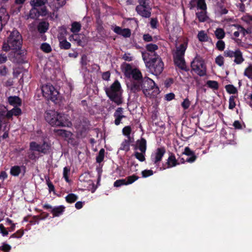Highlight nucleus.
<instances>
[{
  "label": "nucleus",
  "instance_id": "25",
  "mask_svg": "<svg viewBox=\"0 0 252 252\" xmlns=\"http://www.w3.org/2000/svg\"><path fill=\"white\" fill-rule=\"evenodd\" d=\"M40 153L47 154L51 151V145L50 143L44 141L42 144H40Z\"/></svg>",
  "mask_w": 252,
  "mask_h": 252
},
{
  "label": "nucleus",
  "instance_id": "31",
  "mask_svg": "<svg viewBox=\"0 0 252 252\" xmlns=\"http://www.w3.org/2000/svg\"><path fill=\"white\" fill-rule=\"evenodd\" d=\"M40 144L37 143L36 142L32 141L30 143V150L31 151H37L40 153Z\"/></svg>",
  "mask_w": 252,
  "mask_h": 252
},
{
  "label": "nucleus",
  "instance_id": "52",
  "mask_svg": "<svg viewBox=\"0 0 252 252\" xmlns=\"http://www.w3.org/2000/svg\"><path fill=\"white\" fill-rule=\"evenodd\" d=\"M235 27L237 30L239 31L240 33H242L243 36H245V35L248 33L247 31L241 25L238 24H234L233 25Z\"/></svg>",
  "mask_w": 252,
  "mask_h": 252
},
{
  "label": "nucleus",
  "instance_id": "27",
  "mask_svg": "<svg viewBox=\"0 0 252 252\" xmlns=\"http://www.w3.org/2000/svg\"><path fill=\"white\" fill-rule=\"evenodd\" d=\"M197 38L200 42H207L209 39V37L204 31H201L198 32Z\"/></svg>",
  "mask_w": 252,
  "mask_h": 252
},
{
  "label": "nucleus",
  "instance_id": "33",
  "mask_svg": "<svg viewBox=\"0 0 252 252\" xmlns=\"http://www.w3.org/2000/svg\"><path fill=\"white\" fill-rule=\"evenodd\" d=\"M78 196L74 193H69L65 197V200L67 203H72L78 199Z\"/></svg>",
  "mask_w": 252,
  "mask_h": 252
},
{
  "label": "nucleus",
  "instance_id": "50",
  "mask_svg": "<svg viewBox=\"0 0 252 252\" xmlns=\"http://www.w3.org/2000/svg\"><path fill=\"white\" fill-rule=\"evenodd\" d=\"M130 144L124 140L121 144V150L127 152L129 150Z\"/></svg>",
  "mask_w": 252,
  "mask_h": 252
},
{
  "label": "nucleus",
  "instance_id": "59",
  "mask_svg": "<svg viewBox=\"0 0 252 252\" xmlns=\"http://www.w3.org/2000/svg\"><path fill=\"white\" fill-rule=\"evenodd\" d=\"M0 233L3 236H6L8 234V231L2 223L0 224Z\"/></svg>",
  "mask_w": 252,
  "mask_h": 252
},
{
  "label": "nucleus",
  "instance_id": "54",
  "mask_svg": "<svg viewBox=\"0 0 252 252\" xmlns=\"http://www.w3.org/2000/svg\"><path fill=\"white\" fill-rule=\"evenodd\" d=\"M23 230L20 229L17 230L15 233L12 234L10 236V238H20L23 235Z\"/></svg>",
  "mask_w": 252,
  "mask_h": 252
},
{
  "label": "nucleus",
  "instance_id": "13",
  "mask_svg": "<svg viewBox=\"0 0 252 252\" xmlns=\"http://www.w3.org/2000/svg\"><path fill=\"white\" fill-rule=\"evenodd\" d=\"M61 32L58 35L59 40V46L61 49L68 50L71 47V44L68 42L64 37V35L66 34L67 31L65 28L63 27L61 28Z\"/></svg>",
  "mask_w": 252,
  "mask_h": 252
},
{
  "label": "nucleus",
  "instance_id": "55",
  "mask_svg": "<svg viewBox=\"0 0 252 252\" xmlns=\"http://www.w3.org/2000/svg\"><path fill=\"white\" fill-rule=\"evenodd\" d=\"M145 153H143V152H141V153H139V152H135V156L136 157V158H137L138 159H139L140 161H143L145 160V157H144V154Z\"/></svg>",
  "mask_w": 252,
  "mask_h": 252
},
{
  "label": "nucleus",
  "instance_id": "57",
  "mask_svg": "<svg viewBox=\"0 0 252 252\" xmlns=\"http://www.w3.org/2000/svg\"><path fill=\"white\" fill-rule=\"evenodd\" d=\"M40 212H41L40 214L36 216H38V220H45L49 217L48 213L45 212H41V211H40Z\"/></svg>",
  "mask_w": 252,
  "mask_h": 252
},
{
  "label": "nucleus",
  "instance_id": "53",
  "mask_svg": "<svg viewBox=\"0 0 252 252\" xmlns=\"http://www.w3.org/2000/svg\"><path fill=\"white\" fill-rule=\"evenodd\" d=\"M215 62L219 66H222L224 64L223 57L221 55L218 56L215 59Z\"/></svg>",
  "mask_w": 252,
  "mask_h": 252
},
{
  "label": "nucleus",
  "instance_id": "9",
  "mask_svg": "<svg viewBox=\"0 0 252 252\" xmlns=\"http://www.w3.org/2000/svg\"><path fill=\"white\" fill-rule=\"evenodd\" d=\"M191 70L200 76L206 75V66L203 59L198 55L191 62Z\"/></svg>",
  "mask_w": 252,
  "mask_h": 252
},
{
  "label": "nucleus",
  "instance_id": "35",
  "mask_svg": "<svg viewBox=\"0 0 252 252\" xmlns=\"http://www.w3.org/2000/svg\"><path fill=\"white\" fill-rule=\"evenodd\" d=\"M96 30L98 33L100 35H101L103 37H104L106 36L105 31L102 26V22L100 21L97 23Z\"/></svg>",
  "mask_w": 252,
  "mask_h": 252
},
{
  "label": "nucleus",
  "instance_id": "2",
  "mask_svg": "<svg viewBox=\"0 0 252 252\" xmlns=\"http://www.w3.org/2000/svg\"><path fill=\"white\" fill-rule=\"evenodd\" d=\"M47 2L48 0H31L30 4L32 8L30 11L29 17L36 19L40 16H47L48 14V11L45 4Z\"/></svg>",
  "mask_w": 252,
  "mask_h": 252
},
{
  "label": "nucleus",
  "instance_id": "26",
  "mask_svg": "<svg viewBox=\"0 0 252 252\" xmlns=\"http://www.w3.org/2000/svg\"><path fill=\"white\" fill-rule=\"evenodd\" d=\"M49 24L48 22L42 21L40 22L37 26V30L40 33H44L49 29Z\"/></svg>",
  "mask_w": 252,
  "mask_h": 252
},
{
  "label": "nucleus",
  "instance_id": "36",
  "mask_svg": "<svg viewBox=\"0 0 252 252\" xmlns=\"http://www.w3.org/2000/svg\"><path fill=\"white\" fill-rule=\"evenodd\" d=\"M104 154L105 150L103 148L101 149L96 158V161L97 163H99L103 161L104 158Z\"/></svg>",
  "mask_w": 252,
  "mask_h": 252
},
{
  "label": "nucleus",
  "instance_id": "58",
  "mask_svg": "<svg viewBox=\"0 0 252 252\" xmlns=\"http://www.w3.org/2000/svg\"><path fill=\"white\" fill-rule=\"evenodd\" d=\"M190 104V102L188 98H186L184 99L183 102L182 103V106L184 108V109H187L189 108Z\"/></svg>",
  "mask_w": 252,
  "mask_h": 252
},
{
  "label": "nucleus",
  "instance_id": "38",
  "mask_svg": "<svg viewBox=\"0 0 252 252\" xmlns=\"http://www.w3.org/2000/svg\"><path fill=\"white\" fill-rule=\"evenodd\" d=\"M225 88L226 91L230 94H237L238 91L236 87L232 85H226Z\"/></svg>",
  "mask_w": 252,
  "mask_h": 252
},
{
  "label": "nucleus",
  "instance_id": "44",
  "mask_svg": "<svg viewBox=\"0 0 252 252\" xmlns=\"http://www.w3.org/2000/svg\"><path fill=\"white\" fill-rule=\"evenodd\" d=\"M236 98L235 96L231 95L230 96L229 99V106L228 108L229 109H233L235 108L236 106V103L235 102V98Z\"/></svg>",
  "mask_w": 252,
  "mask_h": 252
},
{
  "label": "nucleus",
  "instance_id": "29",
  "mask_svg": "<svg viewBox=\"0 0 252 252\" xmlns=\"http://www.w3.org/2000/svg\"><path fill=\"white\" fill-rule=\"evenodd\" d=\"M17 107L18 106L15 107L12 110L8 111V114H10L9 115H10V116H9V119H11L13 115L18 116L21 114V109Z\"/></svg>",
  "mask_w": 252,
  "mask_h": 252
},
{
  "label": "nucleus",
  "instance_id": "15",
  "mask_svg": "<svg viewBox=\"0 0 252 252\" xmlns=\"http://www.w3.org/2000/svg\"><path fill=\"white\" fill-rule=\"evenodd\" d=\"M138 179V177L133 174L132 176H129L126 179L116 180L114 183V186L115 187H120L123 185L131 184Z\"/></svg>",
  "mask_w": 252,
  "mask_h": 252
},
{
  "label": "nucleus",
  "instance_id": "18",
  "mask_svg": "<svg viewBox=\"0 0 252 252\" xmlns=\"http://www.w3.org/2000/svg\"><path fill=\"white\" fill-rule=\"evenodd\" d=\"M135 10L139 15L146 18H149L151 15V8L150 6L136 7Z\"/></svg>",
  "mask_w": 252,
  "mask_h": 252
},
{
  "label": "nucleus",
  "instance_id": "28",
  "mask_svg": "<svg viewBox=\"0 0 252 252\" xmlns=\"http://www.w3.org/2000/svg\"><path fill=\"white\" fill-rule=\"evenodd\" d=\"M49 175L50 174H48L47 175H45L44 176L45 179L46 180V184L48 187L49 192H53L54 193H55V187L53 183L50 181V177L49 176Z\"/></svg>",
  "mask_w": 252,
  "mask_h": 252
},
{
  "label": "nucleus",
  "instance_id": "7",
  "mask_svg": "<svg viewBox=\"0 0 252 252\" xmlns=\"http://www.w3.org/2000/svg\"><path fill=\"white\" fill-rule=\"evenodd\" d=\"M155 83L153 80L148 77H144L141 80L139 85L134 84L133 85L131 92L136 93L141 90L146 96L150 95V91L154 89Z\"/></svg>",
  "mask_w": 252,
  "mask_h": 252
},
{
  "label": "nucleus",
  "instance_id": "39",
  "mask_svg": "<svg viewBox=\"0 0 252 252\" xmlns=\"http://www.w3.org/2000/svg\"><path fill=\"white\" fill-rule=\"evenodd\" d=\"M244 74L245 76H247L248 78L250 79H252V64H250L245 69Z\"/></svg>",
  "mask_w": 252,
  "mask_h": 252
},
{
  "label": "nucleus",
  "instance_id": "51",
  "mask_svg": "<svg viewBox=\"0 0 252 252\" xmlns=\"http://www.w3.org/2000/svg\"><path fill=\"white\" fill-rule=\"evenodd\" d=\"M216 47L220 51H223L225 48L224 42L220 39L216 43Z\"/></svg>",
  "mask_w": 252,
  "mask_h": 252
},
{
  "label": "nucleus",
  "instance_id": "20",
  "mask_svg": "<svg viewBox=\"0 0 252 252\" xmlns=\"http://www.w3.org/2000/svg\"><path fill=\"white\" fill-rule=\"evenodd\" d=\"M183 154L189 157V158H187L186 159V161L188 162H193L196 160L197 158L194 152L191 151L188 147L185 148L184 152L183 153Z\"/></svg>",
  "mask_w": 252,
  "mask_h": 252
},
{
  "label": "nucleus",
  "instance_id": "10",
  "mask_svg": "<svg viewBox=\"0 0 252 252\" xmlns=\"http://www.w3.org/2000/svg\"><path fill=\"white\" fill-rule=\"evenodd\" d=\"M41 90L43 96L47 99L51 100L53 102L58 100L59 94L53 86L50 84L43 85Z\"/></svg>",
  "mask_w": 252,
  "mask_h": 252
},
{
  "label": "nucleus",
  "instance_id": "63",
  "mask_svg": "<svg viewBox=\"0 0 252 252\" xmlns=\"http://www.w3.org/2000/svg\"><path fill=\"white\" fill-rule=\"evenodd\" d=\"M7 60V57L5 54H0V64L5 63Z\"/></svg>",
  "mask_w": 252,
  "mask_h": 252
},
{
  "label": "nucleus",
  "instance_id": "6",
  "mask_svg": "<svg viewBox=\"0 0 252 252\" xmlns=\"http://www.w3.org/2000/svg\"><path fill=\"white\" fill-rule=\"evenodd\" d=\"M125 65L124 68V73L126 77L133 79L130 85L128 87L129 88L130 90L134 84L139 85L141 80L143 79L141 71L137 68H132L131 65L128 63H124Z\"/></svg>",
  "mask_w": 252,
  "mask_h": 252
},
{
  "label": "nucleus",
  "instance_id": "16",
  "mask_svg": "<svg viewBox=\"0 0 252 252\" xmlns=\"http://www.w3.org/2000/svg\"><path fill=\"white\" fill-rule=\"evenodd\" d=\"M69 39L70 41H75L78 46H84L85 42V36L84 34L75 33L71 35Z\"/></svg>",
  "mask_w": 252,
  "mask_h": 252
},
{
  "label": "nucleus",
  "instance_id": "21",
  "mask_svg": "<svg viewBox=\"0 0 252 252\" xmlns=\"http://www.w3.org/2000/svg\"><path fill=\"white\" fill-rule=\"evenodd\" d=\"M178 164H179V162L176 159L174 154L172 153H170L169 157L167 160L166 167H164V168L173 167Z\"/></svg>",
  "mask_w": 252,
  "mask_h": 252
},
{
  "label": "nucleus",
  "instance_id": "37",
  "mask_svg": "<svg viewBox=\"0 0 252 252\" xmlns=\"http://www.w3.org/2000/svg\"><path fill=\"white\" fill-rule=\"evenodd\" d=\"M22 169H23V171L25 172L26 167L24 166H14L11 167L10 170V173H20L21 172Z\"/></svg>",
  "mask_w": 252,
  "mask_h": 252
},
{
  "label": "nucleus",
  "instance_id": "41",
  "mask_svg": "<svg viewBox=\"0 0 252 252\" xmlns=\"http://www.w3.org/2000/svg\"><path fill=\"white\" fill-rule=\"evenodd\" d=\"M208 87L215 90H218L219 88V84L216 81L209 80L206 83Z\"/></svg>",
  "mask_w": 252,
  "mask_h": 252
},
{
  "label": "nucleus",
  "instance_id": "45",
  "mask_svg": "<svg viewBox=\"0 0 252 252\" xmlns=\"http://www.w3.org/2000/svg\"><path fill=\"white\" fill-rule=\"evenodd\" d=\"M54 132L57 133L58 135L62 136L65 137H68V131L64 129H54Z\"/></svg>",
  "mask_w": 252,
  "mask_h": 252
},
{
  "label": "nucleus",
  "instance_id": "17",
  "mask_svg": "<svg viewBox=\"0 0 252 252\" xmlns=\"http://www.w3.org/2000/svg\"><path fill=\"white\" fill-rule=\"evenodd\" d=\"M189 5L190 9L197 7L198 9L203 11H206L207 9L205 0H190Z\"/></svg>",
  "mask_w": 252,
  "mask_h": 252
},
{
  "label": "nucleus",
  "instance_id": "19",
  "mask_svg": "<svg viewBox=\"0 0 252 252\" xmlns=\"http://www.w3.org/2000/svg\"><path fill=\"white\" fill-rule=\"evenodd\" d=\"M226 0H220L215 5L216 12L220 15L226 14L228 13V10L225 8L224 3Z\"/></svg>",
  "mask_w": 252,
  "mask_h": 252
},
{
  "label": "nucleus",
  "instance_id": "8",
  "mask_svg": "<svg viewBox=\"0 0 252 252\" xmlns=\"http://www.w3.org/2000/svg\"><path fill=\"white\" fill-rule=\"evenodd\" d=\"M186 50L183 44L176 47V51L173 54V61L175 65L180 69L188 71L189 70L187 67L184 59V55Z\"/></svg>",
  "mask_w": 252,
  "mask_h": 252
},
{
  "label": "nucleus",
  "instance_id": "43",
  "mask_svg": "<svg viewBox=\"0 0 252 252\" xmlns=\"http://www.w3.org/2000/svg\"><path fill=\"white\" fill-rule=\"evenodd\" d=\"M8 73V68L5 65L0 66V76H5Z\"/></svg>",
  "mask_w": 252,
  "mask_h": 252
},
{
  "label": "nucleus",
  "instance_id": "12",
  "mask_svg": "<svg viewBox=\"0 0 252 252\" xmlns=\"http://www.w3.org/2000/svg\"><path fill=\"white\" fill-rule=\"evenodd\" d=\"M165 149L164 147L158 148L155 153L152 154L151 160L155 167L158 168L159 164L165 153Z\"/></svg>",
  "mask_w": 252,
  "mask_h": 252
},
{
  "label": "nucleus",
  "instance_id": "40",
  "mask_svg": "<svg viewBox=\"0 0 252 252\" xmlns=\"http://www.w3.org/2000/svg\"><path fill=\"white\" fill-rule=\"evenodd\" d=\"M205 11H202L196 13V16L198 19V20L200 22H203L206 20V16L205 14Z\"/></svg>",
  "mask_w": 252,
  "mask_h": 252
},
{
  "label": "nucleus",
  "instance_id": "23",
  "mask_svg": "<svg viewBox=\"0 0 252 252\" xmlns=\"http://www.w3.org/2000/svg\"><path fill=\"white\" fill-rule=\"evenodd\" d=\"M8 103L14 107L21 105L22 100L20 98L17 96H10L8 97Z\"/></svg>",
  "mask_w": 252,
  "mask_h": 252
},
{
  "label": "nucleus",
  "instance_id": "14",
  "mask_svg": "<svg viewBox=\"0 0 252 252\" xmlns=\"http://www.w3.org/2000/svg\"><path fill=\"white\" fill-rule=\"evenodd\" d=\"M44 209L48 210L52 214L53 217H57L61 216L65 211V207L63 205H60L52 207V206L47 203L43 205Z\"/></svg>",
  "mask_w": 252,
  "mask_h": 252
},
{
  "label": "nucleus",
  "instance_id": "5",
  "mask_svg": "<svg viewBox=\"0 0 252 252\" xmlns=\"http://www.w3.org/2000/svg\"><path fill=\"white\" fill-rule=\"evenodd\" d=\"M146 54H143V59L150 71L153 74L158 75L160 74L163 69V63L161 58L158 55H155V57L147 61Z\"/></svg>",
  "mask_w": 252,
  "mask_h": 252
},
{
  "label": "nucleus",
  "instance_id": "60",
  "mask_svg": "<svg viewBox=\"0 0 252 252\" xmlns=\"http://www.w3.org/2000/svg\"><path fill=\"white\" fill-rule=\"evenodd\" d=\"M88 62L87 56L86 55H83L82 56L81 63L83 67L86 66Z\"/></svg>",
  "mask_w": 252,
  "mask_h": 252
},
{
  "label": "nucleus",
  "instance_id": "11",
  "mask_svg": "<svg viewBox=\"0 0 252 252\" xmlns=\"http://www.w3.org/2000/svg\"><path fill=\"white\" fill-rule=\"evenodd\" d=\"M223 55L225 57L231 59L234 58V62L237 64H241L245 60L242 52L238 48L235 49L234 51L227 49L224 51Z\"/></svg>",
  "mask_w": 252,
  "mask_h": 252
},
{
  "label": "nucleus",
  "instance_id": "24",
  "mask_svg": "<svg viewBox=\"0 0 252 252\" xmlns=\"http://www.w3.org/2000/svg\"><path fill=\"white\" fill-rule=\"evenodd\" d=\"M143 153H145L146 150V140L144 138H141L140 140L136 141V145L135 146V149H137Z\"/></svg>",
  "mask_w": 252,
  "mask_h": 252
},
{
  "label": "nucleus",
  "instance_id": "1",
  "mask_svg": "<svg viewBox=\"0 0 252 252\" xmlns=\"http://www.w3.org/2000/svg\"><path fill=\"white\" fill-rule=\"evenodd\" d=\"M22 37L17 30L13 31L7 38L6 42H4L2 49L5 52L10 50L17 51L20 50L22 47Z\"/></svg>",
  "mask_w": 252,
  "mask_h": 252
},
{
  "label": "nucleus",
  "instance_id": "3",
  "mask_svg": "<svg viewBox=\"0 0 252 252\" xmlns=\"http://www.w3.org/2000/svg\"><path fill=\"white\" fill-rule=\"evenodd\" d=\"M45 119L52 126L64 127L68 126L64 114L53 110H48L45 113Z\"/></svg>",
  "mask_w": 252,
  "mask_h": 252
},
{
  "label": "nucleus",
  "instance_id": "30",
  "mask_svg": "<svg viewBox=\"0 0 252 252\" xmlns=\"http://www.w3.org/2000/svg\"><path fill=\"white\" fill-rule=\"evenodd\" d=\"M81 25L80 23L74 22L71 24L70 31L74 34L78 33L81 30Z\"/></svg>",
  "mask_w": 252,
  "mask_h": 252
},
{
  "label": "nucleus",
  "instance_id": "48",
  "mask_svg": "<svg viewBox=\"0 0 252 252\" xmlns=\"http://www.w3.org/2000/svg\"><path fill=\"white\" fill-rule=\"evenodd\" d=\"M123 134L126 136H130V134L131 132V128L130 126H125L122 130Z\"/></svg>",
  "mask_w": 252,
  "mask_h": 252
},
{
  "label": "nucleus",
  "instance_id": "47",
  "mask_svg": "<svg viewBox=\"0 0 252 252\" xmlns=\"http://www.w3.org/2000/svg\"><path fill=\"white\" fill-rule=\"evenodd\" d=\"M11 249V247L9 245L4 243L0 247V252H9Z\"/></svg>",
  "mask_w": 252,
  "mask_h": 252
},
{
  "label": "nucleus",
  "instance_id": "34",
  "mask_svg": "<svg viewBox=\"0 0 252 252\" xmlns=\"http://www.w3.org/2000/svg\"><path fill=\"white\" fill-rule=\"evenodd\" d=\"M216 37L219 39H221L225 36V32L222 29L218 28L215 32Z\"/></svg>",
  "mask_w": 252,
  "mask_h": 252
},
{
  "label": "nucleus",
  "instance_id": "32",
  "mask_svg": "<svg viewBox=\"0 0 252 252\" xmlns=\"http://www.w3.org/2000/svg\"><path fill=\"white\" fill-rule=\"evenodd\" d=\"M146 49L155 56V55H156L155 52L158 49V46L155 44H148L146 46Z\"/></svg>",
  "mask_w": 252,
  "mask_h": 252
},
{
  "label": "nucleus",
  "instance_id": "56",
  "mask_svg": "<svg viewBox=\"0 0 252 252\" xmlns=\"http://www.w3.org/2000/svg\"><path fill=\"white\" fill-rule=\"evenodd\" d=\"M139 4L136 7L150 6L149 0H138Z\"/></svg>",
  "mask_w": 252,
  "mask_h": 252
},
{
  "label": "nucleus",
  "instance_id": "62",
  "mask_svg": "<svg viewBox=\"0 0 252 252\" xmlns=\"http://www.w3.org/2000/svg\"><path fill=\"white\" fill-rule=\"evenodd\" d=\"M132 57L130 56V53H125L122 59L126 61L130 62L132 60Z\"/></svg>",
  "mask_w": 252,
  "mask_h": 252
},
{
  "label": "nucleus",
  "instance_id": "61",
  "mask_svg": "<svg viewBox=\"0 0 252 252\" xmlns=\"http://www.w3.org/2000/svg\"><path fill=\"white\" fill-rule=\"evenodd\" d=\"M233 126L235 129H242L243 128V125L239 121H235L233 124Z\"/></svg>",
  "mask_w": 252,
  "mask_h": 252
},
{
  "label": "nucleus",
  "instance_id": "46",
  "mask_svg": "<svg viewBox=\"0 0 252 252\" xmlns=\"http://www.w3.org/2000/svg\"><path fill=\"white\" fill-rule=\"evenodd\" d=\"M8 14L6 13V9L3 7L0 8V18L6 20L8 19Z\"/></svg>",
  "mask_w": 252,
  "mask_h": 252
},
{
  "label": "nucleus",
  "instance_id": "4",
  "mask_svg": "<svg viewBox=\"0 0 252 252\" xmlns=\"http://www.w3.org/2000/svg\"><path fill=\"white\" fill-rule=\"evenodd\" d=\"M105 93L109 99L117 105L122 103V90L120 82L116 80L109 88H105Z\"/></svg>",
  "mask_w": 252,
  "mask_h": 252
},
{
  "label": "nucleus",
  "instance_id": "64",
  "mask_svg": "<svg viewBox=\"0 0 252 252\" xmlns=\"http://www.w3.org/2000/svg\"><path fill=\"white\" fill-rule=\"evenodd\" d=\"M158 20L156 18H153L151 20L150 24L152 29H156L157 28Z\"/></svg>",
  "mask_w": 252,
  "mask_h": 252
},
{
  "label": "nucleus",
  "instance_id": "42",
  "mask_svg": "<svg viewBox=\"0 0 252 252\" xmlns=\"http://www.w3.org/2000/svg\"><path fill=\"white\" fill-rule=\"evenodd\" d=\"M41 49L44 52L48 53L51 52L52 49L50 45L47 43H43L40 47Z\"/></svg>",
  "mask_w": 252,
  "mask_h": 252
},
{
  "label": "nucleus",
  "instance_id": "22",
  "mask_svg": "<svg viewBox=\"0 0 252 252\" xmlns=\"http://www.w3.org/2000/svg\"><path fill=\"white\" fill-rule=\"evenodd\" d=\"M123 109L122 107H119L114 114V116L115 117V124L117 126L119 125L121 123V120L125 117L123 115Z\"/></svg>",
  "mask_w": 252,
  "mask_h": 252
},
{
  "label": "nucleus",
  "instance_id": "49",
  "mask_svg": "<svg viewBox=\"0 0 252 252\" xmlns=\"http://www.w3.org/2000/svg\"><path fill=\"white\" fill-rule=\"evenodd\" d=\"M120 35L125 37H129L131 35V31L129 29H123Z\"/></svg>",
  "mask_w": 252,
  "mask_h": 252
}]
</instances>
